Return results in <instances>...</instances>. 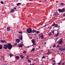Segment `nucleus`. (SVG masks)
<instances>
[{
    "instance_id": "1",
    "label": "nucleus",
    "mask_w": 65,
    "mask_h": 65,
    "mask_svg": "<svg viewBox=\"0 0 65 65\" xmlns=\"http://www.w3.org/2000/svg\"><path fill=\"white\" fill-rule=\"evenodd\" d=\"M4 46L6 47H7V48L9 50H11L12 48V44L10 43H9L7 44H5Z\"/></svg>"
},
{
    "instance_id": "2",
    "label": "nucleus",
    "mask_w": 65,
    "mask_h": 65,
    "mask_svg": "<svg viewBox=\"0 0 65 65\" xmlns=\"http://www.w3.org/2000/svg\"><path fill=\"white\" fill-rule=\"evenodd\" d=\"M26 31L27 33L30 34L32 32V29L31 28H27Z\"/></svg>"
},
{
    "instance_id": "3",
    "label": "nucleus",
    "mask_w": 65,
    "mask_h": 65,
    "mask_svg": "<svg viewBox=\"0 0 65 65\" xmlns=\"http://www.w3.org/2000/svg\"><path fill=\"white\" fill-rule=\"evenodd\" d=\"M58 11L59 12L61 13L64 12L65 11V8H63L62 9H58Z\"/></svg>"
},
{
    "instance_id": "4",
    "label": "nucleus",
    "mask_w": 65,
    "mask_h": 65,
    "mask_svg": "<svg viewBox=\"0 0 65 65\" xmlns=\"http://www.w3.org/2000/svg\"><path fill=\"white\" fill-rule=\"evenodd\" d=\"M52 26H54L55 27H57L58 26V24H57L54 23L52 25Z\"/></svg>"
},
{
    "instance_id": "5",
    "label": "nucleus",
    "mask_w": 65,
    "mask_h": 65,
    "mask_svg": "<svg viewBox=\"0 0 65 65\" xmlns=\"http://www.w3.org/2000/svg\"><path fill=\"white\" fill-rule=\"evenodd\" d=\"M54 15L55 17H58V13L57 12H55L54 13Z\"/></svg>"
},
{
    "instance_id": "6",
    "label": "nucleus",
    "mask_w": 65,
    "mask_h": 65,
    "mask_svg": "<svg viewBox=\"0 0 65 65\" xmlns=\"http://www.w3.org/2000/svg\"><path fill=\"white\" fill-rule=\"evenodd\" d=\"M63 40H60L59 42V44H60V45H61L62 44Z\"/></svg>"
},
{
    "instance_id": "7",
    "label": "nucleus",
    "mask_w": 65,
    "mask_h": 65,
    "mask_svg": "<svg viewBox=\"0 0 65 65\" xmlns=\"http://www.w3.org/2000/svg\"><path fill=\"white\" fill-rule=\"evenodd\" d=\"M44 36L43 34H42V33H41V34L40 35V38H41V39H42L43 38Z\"/></svg>"
},
{
    "instance_id": "8",
    "label": "nucleus",
    "mask_w": 65,
    "mask_h": 65,
    "mask_svg": "<svg viewBox=\"0 0 65 65\" xmlns=\"http://www.w3.org/2000/svg\"><path fill=\"white\" fill-rule=\"evenodd\" d=\"M10 27H8L7 28V30L8 31H10Z\"/></svg>"
},
{
    "instance_id": "9",
    "label": "nucleus",
    "mask_w": 65,
    "mask_h": 65,
    "mask_svg": "<svg viewBox=\"0 0 65 65\" xmlns=\"http://www.w3.org/2000/svg\"><path fill=\"white\" fill-rule=\"evenodd\" d=\"M18 46L19 47H22L23 44H21L20 45H19V44H18Z\"/></svg>"
},
{
    "instance_id": "10",
    "label": "nucleus",
    "mask_w": 65,
    "mask_h": 65,
    "mask_svg": "<svg viewBox=\"0 0 65 65\" xmlns=\"http://www.w3.org/2000/svg\"><path fill=\"white\" fill-rule=\"evenodd\" d=\"M20 57L22 59H24V56L22 55H21L20 56Z\"/></svg>"
},
{
    "instance_id": "11",
    "label": "nucleus",
    "mask_w": 65,
    "mask_h": 65,
    "mask_svg": "<svg viewBox=\"0 0 65 65\" xmlns=\"http://www.w3.org/2000/svg\"><path fill=\"white\" fill-rule=\"evenodd\" d=\"M57 33H57L56 34L55 36L56 37H57V36H58L59 35V33L58 32V30L57 31Z\"/></svg>"
},
{
    "instance_id": "12",
    "label": "nucleus",
    "mask_w": 65,
    "mask_h": 65,
    "mask_svg": "<svg viewBox=\"0 0 65 65\" xmlns=\"http://www.w3.org/2000/svg\"><path fill=\"white\" fill-rule=\"evenodd\" d=\"M19 39L21 40H23V36L21 35V37L19 38Z\"/></svg>"
},
{
    "instance_id": "13",
    "label": "nucleus",
    "mask_w": 65,
    "mask_h": 65,
    "mask_svg": "<svg viewBox=\"0 0 65 65\" xmlns=\"http://www.w3.org/2000/svg\"><path fill=\"white\" fill-rule=\"evenodd\" d=\"M16 42L19 43L20 42V40L18 39H16Z\"/></svg>"
},
{
    "instance_id": "14",
    "label": "nucleus",
    "mask_w": 65,
    "mask_h": 65,
    "mask_svg": "<svg viewBox=\"0 0 65 65\" xmlns=\"http://www.w3.org/2000/svg\"><path fill=\"white\" fill-rule=\"evenodd\" d=\"M35 40V39H34H34H32V40H31V41L32 42V43H33L36 42Z\"/></svg>"
},
{
    "instance_id": "15",
    "label": "nucleus",
    "mask_w": 65,
    "mask_h": 65,
    "mask_svg": "<svg viewBox=\"0 0 65 65\" xmlns=\"http://www.w3.org/2000/svg\"><path fill=\"white\" fill-rule=\"evenodd\" d=\"M36 32V30H35V29H33V30H32V33H34V32Z\"/></svg>"
},
{
    "instance_id": "16",
    "label": "nucleus",
    "mask_w": 65,
    "mask_h": 65,
    "mask_svg": "<svg viewBox=\"0 0 65 65\" xmlns=\"http://www.w3.org/2000/svg\"><path fill=\"white\" fill-rule=\"evenodd\" d=\"M14 12V9H12V10H11L10 11V13H12V12Z\"/></svg>"
},
{
    "instance_id": "17",
    "label": "nucleus",
    "mask_w": 65,
    "mask_h": 65,
    "mask_svg": "<svg viewBox=\"0 0 65 65\" xmlns=\"http://www.w3.org/2000/svg\"><path fill=\"white\" fill-rule=\"evenodd\" d=\"M60 4L63 7L65 6V4H64L63 3H61Z\"/></svg>"
},
{
    "instance_id": "18",
    "label": "nucleus",
    "mask_w": 65,
    "mask_h": 65,
    "mask_svg": "<svg viewBox=\"0 0 65 65\" xmlns=\"http://www.w3.org/2000/svg\"><path fill=\"white\" fill-rule=\"evenodd\" d=\"M16 58L17 60H19V59L20 58V56H16Z\"/></svg>"
},
{
    "instance_id": "19",
    "label": "nucleus",
    "mask_w": 65,
    "mask_h": 65,
    "mask_svg": "<svg viewBox=\"0 0 65 65\" xmlns=\"http://www.w3.org/2000/svg\"><path fill=\"white\" fill-rule=\"evenodd\" d=\"M3 46L2 45H0V50L3 49Z\"/></svg>"
},
{
    "instance_id": "20",
    "label": "nucleus",
    "mask_w": 65,
    "mask_h": 65,
    "mask_svg": "<svg viewBox=\"0 0 65 65\" xmlns=\"http://www.w3.org/2000/svg\"><path fill=\"white\" fill-rule=\"evenodd\" d=\"M21 5V3H19L17 4V6H18L19 5Z\"/></svg>"
},
{
    "instance_id": "21",
    "label": "nucleus",
    "mask_w": 65,
    "mask_h": 65,
    "mask_svg": "<svg viewBox=\"0 0 65 65\" xmlns=\"http://www.w3.org/2000/svg\"><path fill=\"white\" fill-rule=\"evenodd\" d=\"M33 43V44L32 45H30V46H33V45H36L35 42L33 43Z\"/></svg>"
},
{
    "instance_id": "22",
    "label": "nucleus",
    "mask_w": 65,
    "mask_h": 65,
    "mask_svg": "<svg viewBox=\"0 0 65 65\" xmlns=\"http://www.w3.org/2000/svg\"><path fill=\"white\" fill-rule=\"evenodd\" d=\"M18 32L19 34H22V32L21 31H18Z\"/></svg>"
},
{
    "instance_id": "23",
    "label": "nucleus",
    "mask_w": 65,
    "mask_h": 65,
    "mask_svg": "<svg viewBox=\"0 0 65 65\" xmlns=\"http://www.w3.org/2000/svg\"><path fill=\"white\" fill-rule=\"evenodd\" d=\"M52 26H50L49 27H48V28H49L50 29V30L51 29H52Z\"/></svg>"
},
{
    "instance_id": "24",
    "label": "nucleus",
    "mask_w": 65,
    "mask_h": 65,
    "mask_svg": "<svg viewBox=\"0 0 65 65\" xmlns=\"http://www.w3.org/2000/svg\"><path fill=\"white\" fill-rule=\"evenodd\" d=\"M29 56L28 55H27L26 57V59H29Z\"/></svg>"
},
{
    "instance_id": "25",
    "label": "nucleus",
    "mask_w": 65,
    "mask_h": 65,
    "mask_svg": "<svg viewBox=\"0 0 65 65\" xmlns=\"http://www.w3.org/2000/svg\"><path fill=\"white\" fill-rule=\"evenodd\" d=\"M1 41L2 43H4V40H1Z\"/></svg>"
},
{
    "instance_id": "26",
    "label": "nucleus",
    "mask_w": 65,
    "mask_h": 65,
    "mask_svg": "<svg viewBox=\"0 0 65 65\" xmlns=\"http://www.w3.org/2000/svg\"><path fill=\"white\" fill-rule=\"evenodd\" d=\"M52 35V33H49V34H48V36H50V35Z\"/></svg>"
},
{
    "instance_id": "27",
    "label": "nucleus",
    "mask_w": 65,
    "mask_h": 65,
    "mask_svg": "<svg viewBox=\"0 0 65 65\" xmlns=\"http://www.w3.org/2000/svg\"><path fill=\"white\" fill-rule=\"evenodd\" d=\"M56 46V45L55 44H54L53 45V48H54Z\"/></svg>"
},
{
    "instance_id": "28",
    "label": "nucleus",
    "mask_w": 65,
    "mask_h": 65,
    "mask_svg": "<svg viewBox=\"0 0 65 65\" xmlns=\"http://www.w3.org/2000/svg\"><path fill=\"white\" fill-rule=\"evenodd\" d=\"M9 55L10 56V57H12V56H13L12 54H10Z\"/></svg>"
},
{
    "instance_id": "29",
    "label": "nucleus",
    "mask_w": 65,
    "mask_h": 65,
    "mask_svg": "<svg viewBox=\"0 0 65 65\" xmlns=\"http://www.w3.org/2000/svg\"><path fill=\"white\" fill-rule=\"evenodd\" d=\"M62 51H65V48H63L62 49Z\"/></svg>"
},
{
    "instance_id": "30",
    "label": "nucleus",
    "mask_w": 65,
    "mask_h": 65,
    "mask_svg": "<svg viewBox=\"0 0 65 65\" xmlns=\"http://www.w3.org/2000/svg\"><path fill=\"white\" fill-rule=\"evenodd\" d=\"M27 61L29 62H31V60L30 59H28Z\"/></svg>"
},
{
    "instance_id": "31",
    "label": "nucleus",
    "mask_w": 65,
    "mask_h": 65,
    "mask_svg": "<svg viewBox=\"0 0 65 65\" xmlns=\"http://www.w3.org/2000/svg\"><path fill=\"white\" fill-rule=\"evenodd\" d=\"M31 50L33 51H34V50H35V48H33Z\"/></svg>"
},
{
    "instance_id": "32",
    "label": "nucleus",
    "mask_w": 65,
    "mask_h": 65,
    "mask_svg": "<svg viewBox=\"0 0 65 65\" xmlns=\"http://www.w3.org/2000/svg\"><path fill=\"white\" fill-rule=\"evenodd\" d=\"M50 51H49V52H48L47 53V54L48 55L50 54Z\"/></svg>"
},
{
    "instance_id": "33",
    "label": "nucleus",
    "mask_w": 65,
    "mask_h": 65,
    "mask_svg": "<svg viewBox=\"0 0 65 65\" xmlns=\"http://www.w3.org/2000/svg\"><path fill=\"white\" fill-rule=\"evenodd\" d=\"M4 43H7V41L6 40H4Z\"/></svg>"
},
{
    "instance_id": "34",
    "label": "nucleus",
    "mask_w": 65,
    "mask_h": 65,
    "mask_svg": "<svg viewBox=\"0 0 65 65\" xmlns=\"http://www.w3.org/2000/svg\"><path fill=\"white\" fill-rule=\"evenodd\" d=\"M4 48L5 49H7L8 48L7 47H4Z\"/></svg>"
},
{
    "instance_id": "35",
    "label": "nucleus",
    "mask_w": 65,
    "mask_h": 65,
    "mask_svg": "<svg viewBox=\"0 0 65 65\" xmlns=\"http://www.w3.org/2000/svg\"><path fill=\"white\" fill-rule=\"evenodd\" d=\"M1 3L2 4H4V2L2 1H1Z\"/></svg>"
},
{
    "instance_id": "36",
    "label": "nucleus",
    "mask_w": 65,
    "mask_h": 65,
    "mask_svg": "<svg viewBox=\"0 0 65 65\" xmlns=\"http://www.w3.org/2000/svg\"><path fill=\"white\" fill-rule=\"evenodd\" d=\"M57 64L58 65H61V62H59L58 63H57Z\"/></svg>"
},
{
    "instance_id": "37",
    "label": "nucleus",
    "mask_w": 65,
    "mask_h": 65,
    "mask_svg": "<svg viewBox=\"0 0 65 65\" xmlns=\"http://www.w3.org/2000/svg\"><path fill=\"white\" fill-rule=\"evenodd\" d=\"M39 31H36V33L37 34H39Z\"/></svg>"
},
{
    "instance_id": "38",
    "label": "nucleus",
    "mask_w": 65,
    "mask_h": 65,
    "mask_svg": "<svg viewBox=\"0 0 65 65\" xmlns=\"http://www.w3.org/2000/svg\"><path fill=\"white\" fill-rule=\"evenodd\" d=\"M23 54H26V51H24L23 52Z\"/></svg>"
},
{
    "instance_id": "39",
    "label": "nucleus",
    "mask_w": 65,
    "mask_h": 65,
    "mask_svg": "<svg viewBox=\"0 0 65 65\" xmlns=\"http://www.w3.org/2000/svg\"><path fill=\"white\" fill-rule=\"evenodd\" d=\"M17 45V43H16V44H13V45L14 46H16Z\"/></svg>"
},
{
    "instance_id": "40",
    "label": "nucleus",
    "mask_w": 65,
    "mask_h": 65,
    "mask_svg": "<svg viewBox=\"0 0 65 65\" xmlns=\"http://www.w3.org/2000/svg\"><path fill=\"white\" fill-rule=\"evenodd\" d=\"M53 62H54V63H55L56 62H55V60H53Z\"/></svg>"
},
{
    "instance_id": "41",
    "label": "nucleus",
    "mask_w": 65,
    "mask_h": 65,
    "mask_svg": "<svg viewBox=\"0 0 65 65\" xmlns=\"http://www.w3.org/2000/svg\"><path fill=\"white\" fill-rule=\"evenodd\" d=\"M55 31L54 30H53L52 31V33H53V34H54V32Z\"/></svg>"
},
{
    "instance_id": "42",
    "label": "nucleus",
    "mask_w": 65,
    "mask_h": 65,
    "mask_svg": "<svg viewBox=\"0 0 65 65\" xmlns=\"http://www.w3.org/2000/svg\"><path fill=\"white\" fill-rule=\"evenodd\" d=\"M33 36H34L35 35H36V34H34L33 35Z\"/></svg>"
},
{
    "instance_id": "43",
    "label": "nucleus",
    "mask_w": 65,
    "mask_h": 65,
    "mask_svg": "<svg viewBox=\"0 0 65 65\" xmlns=\"http://www.w3.org/2000/svg\"><path fill=\"white\" fill-rule=\"evenodd\" d=\"M59 50H60L61 51H62V49L60 48H59Z\"/></svg>"
},
{
    "instance_id": "44",
    "label": "nucleus",
    "mask_w": 65,
    "mask_h": 65,
    "mask_svg": "<svg viewBox=\"0 0 65 65\" xmlns=\"http://www.w3.org/2000/svg\"><path fill=\"white\" fill-rule=\"evenodd\" d=\"M45 57L44 56H43L42 57V59H44L45 58Z\"/></svg>"
},
{
    "instance_id": "45",
    "label": "nucleus",
    "mask_w": 65,
    "mask_h": 65,
    "mask_svg": "<svg viewBox=\"0 0 65 65\" xmlns=\"http://www.w3.org/2000/svg\"><path fill=\"white\" fill-rule=\"evenodd\" d=\"M46 26V25L45 26H42V27L44 28Z\"/></svg>"
},
{
    "instance_id": "46",
    "label": "nucleus",
    "mask_w": 65,
    "mask_h": 65,
    "mask_svg": "<svg viewBox=\"0 0 65 65\" xmlns=\"http://www.w3.org/2000/svg\"><path fill=\"white\" fill-rule=\"evenodd\" d=\"M46 44V42H44V44L45 45Z\"/></svg>"
},
{
    "instance_id": "47",
    "label": "nucleus",
    "mask_w": 65,
    "mask_h": 65,
    "mask_svg": "<svg viewBox=\"0 0 65 65\" xmlns=\"http://www.w3.org/2000/svg\"><path fill=\"white\" fill-rule=\"evenodd\" d=\"M64 62H63V63H62V65H64Z\"/></svg>"
},
{
    "instance_id": "48",
    "label": "nucleus",
    "mask_w": 65,
    "mask_h": 65,
    "mask_svg": "<svg viewBox=\"0 0 65 65\" xmlns=\"http://www.w3.org/2000/svg\"><path fill=\"white\" fill-rule=\"evenodd\" d=\"M13 9H17V8H15V7H14L13 8Z\"/></svg>"
},
{
    "instance_id": "49",
    "label": "nucleus",
    "mask_w": 65,
    "mask_h": 65,
    "mask_svg": "<svg viewBox=\"0 0 65 65\" xmlns=\"http://www.w3.org/2000/svg\"><path fill=\"white\" fill-rule=\"evenodd\" d=\"M52 64H53V65H55V64L54 63H52Z\"/></svg>"
},
{
    "instance_id": "50",
    "label": "nucleus",
    "mask_w": 65,
    "mask_h": 65,
    "mask_svg": "<svg viewBox=\"0 0 65 65\" xmlns=\"http://www.w3.org/2000/svg\"><path fill=\"white\" fill-rule=\"evenodd\" d=\"M63 16V17H65V13H64V14Z\"/></svg>"
},
{
    "instance_id": "51",
    "label": "nucleus",
    "mask_w": 65,
    "mask_h": 65,
    "mask_svg": "<svg viewBox=\"0 0 65 65\" xmlns=\"http://www.w3.org/2000/svg\"><path fill=\"white\" fill-rule=\"evenodd\" d=\"M57 47H58V48H59V46H57Z\"/></svg>"
},
{
    "instance_id": "52",
    "label": "nucleus",
    "mask_w": 65,
    "mask_h": 65,
    "mask_svg": "<svg viewBox=\"0 0 65 65\" xmlns=\"http://www.w3.org/2000/svg\"><path fill=\"white\" fill-rule=\"evenodd\" d=\"M30 47V46H28V47Z\"/></svg>"
},
{
    "instance_id": "53",
    "label": "nucleus",
    "mask_w": 65,
    "mask_h": 65,
    "mask_svg": "<svg viewBox=\"0 0 65 65\" xmlns=\"http://www.w3.org/2000/svg\"><path fill=\"white\" fill-rule=\"evenodd\" d=\"M40 46H39V48H40Z\"/></svg>"
},
{
    "instance_id": "54",
    "label": "nucleus",
    "mask_w": 65,
    "mask_h": 65,
    "mask_svg": "<svg viewBox=\"0 0 65 65\" xmlns=\"http://www.w3.org/2000/svg\"><path fill=\"white\" fill-rule=\"evenodd\" d=\"M52 59V60H53V58H52V59Z\"/></svg>"
},
{
    "instance_id": "55",
    "label": "nucleus",
    "mask_w": 65,
    "mask_h": 65,
    "mask_svg": "<svg viewBox=\"0 0 65 65\" xmlns=\"http://www.w3.org/2000/svg\"><path fill=\"white\" fill-rule=\"evenodd\" d=\"M33 46H34V47L35 46V45H33Z\"/></svg>"
},
{
    "instance_id": "56",
    "label": "nucleus",
    "mask_w": 65,
    "mask_h": 65,
    "mask_svg": "<svg viewBox=\"0 0 65 65\" xmlns=\"http://www.w3.org/2000/svg\"><path fill=\"white\" fill-rule=\"evenodd\" d=\"M31 65H34V64H31Z\"/></svg>"
},
{
    "instance_id": "57",
    "label": "nucleus",
    "mask_w": 65,
    "mask_h": 65,
    "mask_svg": "<svg viewBox=\"0 0 65 65\" xmlns=\"http://www.w3.org/2000/svg\"><path fill=\"white\" fill-rule=\"evenodd\" d=\"M30 65H32V64H30Z\"/></svg>"
},
{
    "instance_id": "58",
    "label": "nucleus",
    "mask_w": 65,
    "mask_h": 65,
    "mask_svg": "<svg viewBox=\"0 0 65 65\" xmlns=\"http://www.w3.org/2000/svg\"><path fill=\"white\" fill-rule=\"evenodd\" d=\"M56 39V40H57V39Z\"/></svg>"
},
{
    "instance_id": "59",
    "label": "nucleus",
    "mask_w": 65,
    "mask_h": 65,
    "mask_svg": "<svg viewBox=\"0 0 65 65\" xmlns=\"http://www.w3.org/2000/svg\"><path fill=\"white\" fill-rule=\"evenodd\" d=\"M32 38V37H31V38Z\"/></svg>"
}]
</instances>
